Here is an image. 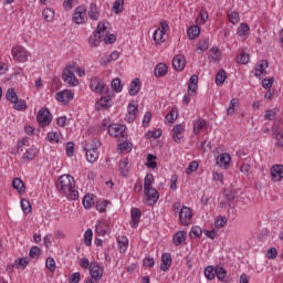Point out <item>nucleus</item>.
<instances>
[{
  "label": "nucleus",
  "mask_w": 283,
  "mask_h": 283,
  "mask_svg": "<svg viewBox=\"0 0 283 283\" xmlns=\"http://www.w3.org/2000/svg\"><path fill=\"white\" fill-rule=\"evenodd\" d=\"M112 102V97L109 95L102 96L101 99L97 102V105H101L104 109H109L112 105L109 104Z\"/></svg>",
  "instance_id": "41"
},
{
  "label": "nucleus",
  "mask_w": 283,
  "mask_h": 283,
  "mask_svg": "<svg viewBox=\"0 0 283 283\" xmlns=\"http://www.w3.org/2000/svg\"><path fill=\"white\" fill-rule=\"evenodd\" d=\"M83 12L85 9L83 7H77L73 13V23L81 25V23H85V18L83 17Z\"/></svg>",
  "instance_id": "17"
},
{
  "label": "nucleus",
  "mask_w": 283,
  "mask_h": 283,
  "mask_svg": "<svg viewBox=\"0 0 283 283\" xmlns=\"http://www.w3.org/2000/svg\"><path fill=\"white\" fill-rule=\"evenodd\" d=\"M182 134H185V126L182 124L175 125L172 128V138L175 143L179 144L185 138Z\"/></svg>",
  "instance_id": "13"
},
{
  "label": "nucleus",
  "mask_w": 283,
  "mask_h": 283,
  "mask_svg": "<svg viewBox=\"0 0 283 283\" xmlns=\"http://www.w3.org/2000/svg\"><path fill=\"white\" fill-rule=\"evenodd\" d=\"M42 17L46 23L54 21V10L46 8L42 11Z\"/></svg>",
  "instance_id": "37"
},
{
  "label": "nucleus",
  "mask_w": 283,
  "mask_h": 283,
  "mask_svg": "<svg viewBox=\"0 0 283 283\" xmlns=\"http://www.w3.org/2000/svg\"><path fill=\"white\" fill-rule=\"evenodd\" d=\"M36 120L40 127H48V125L52 123V114H50V109H48V107H42L38 113Z\"/></svg>",
  "instance_id": "9"
},
{
  "label": "nucleus",
  "mask_w": 283,
  "mask_h": 283,
  "mask_svg": "<svg viewBox=\"0 0 283 283\" xmlns=\"http://www.w3.org/2000/svg\"><path fill=\"white\" fill-rule=\"evenodd\" d=\"M46 138L50 140V143H60L59 133L56 132L48 133Z\"/></svg>",
  "instance_id": "63"
},
{
  "label": "nucleus",
  "mask_w": 283,
  "mask_h": 283,
  "mask_svg": "<svg viewBox=\"0 0 283 283\" xmlns=\"http://www.w3.org/2000/svg\"><path fill=\"white\" fill-rule=\"evenodd\" d=\"M228 19L230 21V23H238V21H240V13L235 12V11H230L228 12Z\"/></svg>",
  "instance_id": "55"
},
{
  "label": "nucleus",
  "mask_w": 283,
  "mask_h": 283,
  "mask_svg": "<svg viewBox=\"0 0 283 283\" xmlns=\"http://www.w3.org/2000/svg\"><path fill=\"white\" fill-rule=\"evenodd\" d=\"M90 275L94 277V280H101L103 277V269L98 265L97 262H92L90 264Z\"/></svg>",
  "instance_id": "14"
},
{
  "label": "nucleus",
  "mask_w": 283,
  "mask_h": 283,
  "mask_svg": "<svg viewBox=\"0 0 283 283\" xmlns=\"http://www.w3.org/2000/svg\"><path fill=\"white\" fill-rule=\"evenodd\" d=\"M11 54L14 61H19V63H25L28 61V56H30L28 50L21 45L13 46Z\"/></svg>",
  "instance_id": "7"
},
{
  "label": "nucleus",
  "mask_w": 283,
  "mask_h": 283,
  "mask_svg": "<svg viewBox=\"0 0 283 283\" xmlns=\"http://www.w3.org/2000/svg\"><path fill=\"white\" fill-rule=\"evenodd\" d=\"M94 237V232L92 229H87L84 233V244L86 247H92V238Z\"/></svg>",
  "instance_id": "49"
},
{
  "label": "nucleus",
  "mask_w": 283,
  "mask_h": 283,
  "mask_svg": "<svg viewBox=\"0 0 283 283\" xmlns=\"http://www.w3.org/2000/svg\"><path fill=\"white\" fill-rule=\"evenodd\" d=\"M76 69V63L69 64L63 71L62 78L69 87H76L78 85V80L74 75V70Z\"/></svg>",
  "instance_id": "3"
},
{
  "label": "nucleus",
  "mask_w": 283,
  "mask_h": 283,
  "mask_svg": "<svg viewBox=\"0 0 283 283\" xmlns=\"http://www.w3.org/2000/svg\"><path fill=\"white\" fill-rule=\"evenodd\" d=\"M198 167H199L198 161H191L188 168H186L187 176H189V174H193V171H198Z\"/></svg>",
  "instance_id": "59"
},
{
  "label": "nucleus",
  "mask_w": 283,
  "mask_h": 283,
  "mask_svg": "<svg viewBox=\"0 0 283 283\" xmlns=\"http://www.w3.org/2000/svg\"><path fill=\"white\" fill-rule=\"evenodd\" d=\"M154 74L157 78H163V76H167V64L159 63L154 70Z\"/></svg>",
  "instance_id": "24"
},
{
  "label": "nucleus",
  "mask_w": 283,
  "mask_h": 283,
  "mask_svg": "<svg viewBox=\"0 0 283 283\" xmlns=\"http://www.w3.org/2000/svg\"><path fill=\"white\" fill-rule=\"evenodd\" d=\"M36 148L32 147L27 149V151L22 156V160H34L36 158Z\"/></svg>",
  "instance_id": "34"
},
{
  "label": "nucleus",
  "mask_w": 283,
  "mask_h": 283,
  "mask_svg": "<svg viewBox=\"0 0 283 283\" xmlns=\"http://www.w3.org/2000/svg\"><path fill=\"white\" fill-rule=\"evenodd\" d=\"M90 88L95 94H107L109 92V87L105 84V82L101 81L98 76H94L91 78Z\"/></svg>",
  "instance_id": "6"
},
{
  "label": "nucleus",
  "mask_w": 283,
  "mask_h": 283,
  "mask_svg": "<svg viewBox=\"0 0 283 283\" xmlns=\"http://www.w3.org/2000/svg\"><path fill=\"white\" fill-rule=\"evenodd\" d=\"M83 205L85 209H92V205H94V198L90 196H84Z\"/></svg>",
  "instance_id": "62"
},
{
  "label": "nucleus",
  "mask_w": 283,
  "mask_h": 283,
  "mask_svg": "<svg viewBox=\"0 0 283 283\" xmlns=\"http://www.w3.org/2000/svg\"><path fill=\"white\" fill-rule=\"evenodd\" d=\"M128 165L129 161L127 159L119 161V174H122L124 177H127L129 174V167H127Z\"/></svg>",
  "instance_id": "40"
},
{
  "label": "nucleus",
  "mask_w": 283,
  "mask_h": 283,
  "mask_svg": "<svg viewBox=\"0 0 283 283\" xmlns=\"http://www.w3.org/2000/svg\"><path fill=\"white\" fill-rule=\"evenodd\" d=\"M108 134L113 138H125V125H118V124L109 125Z\"/></svg>",
  "instance_id": "10"
},
{
  "label": "nucleus",
  "mask_w": 283,
  "mask_h": 283,
  "mask_svg": "<svg viewBox=\"0 0 283 283\" xmlns=\"http://www.w3.org/2000/svg\"><path fill=\"white\" fill-rule=\"evenodd\" d=\"M88 17L92 21H98L101 13L98 12V7L96 3L92 2L88 8Z\"/></svg>",
  "instance_id": "25"
},
{
  "label": "nucleus",
  "mask_w": 283,
  "mask_h": 283,
  "mask_svg": "<svg viewBox=\"0 0 283 283\" xmlns=\"http://www.w3.org/2000/svg\"><path fill=\"white\" fill-rule=\"evenodd\" d=\"M249 54L247 52H241L240 56L237 57V63H241V65H247L249 63Z\"/></svg>",
  "instance_id": "57"
},
{
  "label": "nucleus",
  "mask_w": 283,
  "mask_h": 283,
  "mask_svg": "<svg viewBox=\"0 0 283 283\" xmlns=\"http://www.w3.org/2000/svg\"><path fill=\"white\" fill-rule=\"evenodd\" d=\"M30 264V260L28 258L17 259L13 263V268L18 269V271H24L27 266Z\"/></svg>",
  "instance_id": "26"
},
{
  "label": "nucleus",
  "mask_w": 283,
  "mask_h": 283,
  "mask_svg": "<svg viewBox=\"0 0 283 283\" xmlns=\"http://www.w3.org/2000/svg\"><path fill=\"white\" fill-rule=\"evenodd\" d=\"M238 105H240V99L232 98L230 101V105H229V107L227 109L228 116H233V114H235V107H238Z\"/></svg>",
  "instance_id": "38"
},
{
  "label": "nucleus",
  "mask_w": 283,
  "mask_h": 283,
  "mask_svg": "<svg viewBox=\"0 0 283 283\" xmlns=\"http://www.w3.org/2000/svg\"><path fill=\"white\" fill-rule=\"evenodd\" d=\"M6 98L7 101H9V103H14L19 99V96H17V92H14V88H9L7 91Z\"/></svg>",
  "instance_id": "47"
},
{
  "label": "nucleus",
  "mask_w": 283,
  "mask_h": 283,
  "mask_svg": "<svg viewBox=\"0 0 283 283\" xmlns=\"http://www.w3.org/2000/svg\"><path fill=\"white\" fill-rule=\"evenodd\" d=\"M140 87H142V83H140V78H134L130 83L129 90H128V94L129 96H136V94H138V92H140Z\"/></svg>",
  "instance_id": "19"
},
{
  "label": "nucleus",
  "mask_w": 283,
  "mask_h": 283,
  "mask_svg": "<svg viewBox=\"0 0 283 283\" xmlns=\"http://www.w3.org/2000/svg\"><path fill=\"white\" fill-rule=\"evenodd\" d=\"M81 282V273L75 272L73 274H71L70 279H69V283H78Z\"/></svg>",
  "instance_id": "64"
},
{
  "label": "nucleus",
  "mask_w": 283,
  "mask_h": 283,
  "mask_svg": "<svg viewBox=\"0 0 283 283\" xmlns=\"http://www.w3.org/2000/svg\"><path fill=\"white\" fill-rule=\"evenodd\" d=\"M154 185V175L147 174L144 179V193L146 198L144 199V205H148L149 207H154L158 202V198L160 196L158 195V190L153 188Z\"/></svg>",
  "instance_id": "2"
},
{
  "label": "nucleus",
  "mask_w": 283,
  "mask_h": 283,
  "mask_svg": "<svg viewBox=\"0 0 283 283\" xmlns=\"http://www.w3.org/2000/svg\"><path fill=\"white\" fill-rule=\"evenodd\" d=\"M266 67H269V61L262 60L254 66V76L260 78V76H266Z\"/></svg>",
  "instance_id": "12"
},
{
  "label": "nucleus",
  "mask_w": 283,
  "mask_h": 283,
  "mask_svg": "<svg viewBox=\"0 0 283 283\" xmlns=\"http://www.w3.org/2000/svg\"><path fill=\"white\" fill-rule=\"evenodd\" d=\"M250 31H251V28L247 23H241L240 27L238 28V34L242 39H247V36H249Z\"/></svg>",
  "instance_id": "31"
},
{
  "label": "nucleus",
  "mask_w": 283,
  "mask_h": 283,
  "mask_svg": "<svg viewBox=\"0 0 283 283\" xmlns=\"http://www.w3.org/2000/svg\"><path fill=\"white\" fill-rule=\"evenodd\" d=\"M187 34L190 41H193V39H196L197 36H200V27L198 25L189 27L187 30Z\"/></svg>",
  "instance_id": "30"
},
{
  "label": "nucleus",
  "mask_w": 283,
  "mask_h": 283,
  "mask_svg": "<svg viewBox=\"0 0 283 283\" xmlns=\"http://www.w3.org/2000/svg\"><path fill=\"white\" fill-rule=\"evenodd\" d=\"M39 255H41V248L34 245L30 249L29 251V258H39Z\"/></svg>",
  "instance_id": "58"
},
{
  "label": "nucleus",
  "mask_w": 283,
  "mask_h": 283,
  "mask_svg": "<svg viewBox=\"0 0 283 283\" xmlns=\"http://www.w3.org/2000/svg\"><path fill=\"white\" fill-rule=\"evenodd\" d=\"M111 87L114 92H123V84L120 83V78L116 77L111 82Z\"/></svg>",
  "instance_id": "48"
},
{
  "label": "nucleus",
  "mask_w": 283,
  "mask_h": 283,
  "mask_svg": "<svg viewBox=\"0 0 283 283\" xmlns=\"http://www.w3.org/2000/svg\"><path fill=\"white\" fill-rule=\"evenodd\" d=\"M200 235H202V229L198 226L192 227L190 238H200Z\"/></svg>",
  "instance_id": "61"
},
{
  "label": "nucleus",
  "mask_w": 283,
  "mask_h": 283,
  "mask_svg": "<svg viewBox=\"0 0 283 283\" xmlns=\"http://www.w3.org/2000/svg\"><path fill=\"white\" fill-rule=\"evenodd\" d=\"M205 127H207V119H199L195 122L193 134H196V136H199L200 130L203 129Z\"/></svg>",
  "instance_id": "33"
},
{
  "label": "nucleus",
  "mask_w": 283,
  "mask_h": 283,
  "mask_svg": "<svg viewBox=\"0 0 283 283\" xmlns=\"http://www.w3.org/2000/svg\"><path fill=\"white\" fill-rule=\"evenodd\" d=\"M20 205L24 213H30L32 211V205H30V201L28 199H21Z\"/></svg>",
  "instance_id": "53"
},
{
  "label": "nucleus",
  "mask_w": 283,
  "mask_h": 283,
  "mask_svg": "<svg viewBox=\"0 0 283 283\" xmlns=\"http://www.w3.org/2000/svg\"><path fill=\"white\" fill-rule=\"evenodd\" d=\"M169 269H171V254L170 253H164L161 255L160 270L161 271H169Z\"/></svg>",
  "instance_id": "20"
},
{
  "label": "nucleus",
  "mask_w": 283,
  "mask_h": 283,
  "mask_svg": "<svg viewBox=\"0 0 283 283\" xmlns=\"http://www.w3.org/2000/svg\"><path fill=\"white\" fill-rule=\"evenodd\" d=\"M187 240V232L186 231H178L172 237V242L175 247H180L182 242Z\"/></svg>",
  "instance_id": "21"
},
{
  "label": "nucleus",
  "mask_w": 283,
  "mask_h": 283,
  "mask_svg": "<svg viewBox=\"0 0 283 283\" xmlns=\"http://www.w3.org/2000/svg\"><path fill=\"white\" fill-rule=\"evenodd\" d=\"M165 32L160 31V29L155 30L153 39L155 43L160 44L165 42Z\"/></svg>",
  "instance_id": "42"
},
{
  "label": "nucleus",
  "mask_w": 283,
  "mask_h": 283,
  "mask_svg": "<svg viewBox=\"0 0 283 283\" xmlns=\"http://www.w3.org/2000/svg\"><path fill=\"white\" fill-rule=\"evenodd\" d=\"M223 196L227 200L233 201V199L238 197V191H235V189L228 188L223 190Z\"/></svg>",
  "instance_id": "46"
},
{
  "label": "nucleus",
  "mask_w": 283,
  "mask_h": 283,
  "mask_svg": "<svg viewBox=\"0 0 283 283\" xmlns=\"http://www.w3.org/2000/svg\"><path fill=\"white\" fill-rule=\"evenodd\" d=\"M120 53L118 51H113L109 56L103 57L101 65H107V63H112V61H118Z\"/></svg>",
  "instance_id": "32"
},
{
  "label": "nucleus",
  "mask_w": 283,
  "mask_h": 283,
  "mask_svg": "<svg viewBox=\"0 0 283 283\" xmlns=\"http://www.w3.org/2000/svg\"><path fill=\"white\" fill-rule=\"evenodd\" d=\"M146 166L148 169H158V164L156 163V156L148 154L146 158Z\"/></svg>",
  "instance_id": "35"
},
{
  "label": "nucleus",
  "mask_w": 283,
  "mask_h": 283,
  "mask_svg": "<svg viewBox=\"0 0 283 283\" xmlns=\"http://www.w3.org/2000/svg\"><path fill=\"white\" fill-rule=\"evenodd\" d=\"M216 276L218 280H220V282H224V277H227L226 269L220 265L216 266Z\"/></svg>",
  "instance_id": "45"
},
{
  "label": "nucleus",
  "mask_w": 283,
  "mask_h": 283,
  "mask_svg": "<svg viewBox=\"0 0 283 283\" xmlns=\"http://www.w3.org/2000/svg\"><path fill=\"white\" fill-rule=\"evenodd\" d=\"M198 94V75H191L188 82V94L184 96L182 103L189 105L191 103V96Z\"/></svg>",
  "instance_id": "4"
},
{
  "label": "nucleus",
  "mask_w": 283,
  "mask_h": 283,
  "mask_svg": "<svg viewBox=\"0 0 283 283\" xmlns=\"http://www.w3.org/2000/svg\"><path fill=\"white\" fill-rule=\"evenodd\" d=\"M132 143H128V142H124L122 144L118 145V150H119V154H123V151H132Z\"/></svg>",
  "instance_id": "56"
},
{
  "label": "nucleus",
  "mask_w": 283,
  "mask_h": 283,
  "mask_svg": "<svg viewBox=\"0 0 283 283\" xmlns=\"http://www.w3.org/2000/svg\"><path fill=\"white\" fill-rule=\"evenodd\" d=\"M12 187L20 193V196H23L25 193V184H23V180L21 178H14L12 180Z\"/></svg>",
  "instance_id": "23"
},
{
  "label": "nucleus",
  "mask_w": 283,
  "mask_h": 283,
  "mask_svg": "<svg viewBox=\"0 0 283 283\" xmlns=\"http://www.w3.org/2000/svg\"><path fill=\"white\" fill-rule=\"evenodd\" d=\"M275 116H277V112H275V109L265 111V114H264L265 120H275Z\"/></svg>",
  "instance_id": "60"
},
{
  "label": "nucleus",
  "mask_w": 283,
  "mask_h": 283,
  "mask_svg": "<svg viewBox=\"0 0 283 283\" xmlns=\"http://www.w3.org/2000/svg\"><path fill=\"white\" fill-rule=\"evenodd\" d=\"M216 84L217 85H224V81H227V71L220 70L216 75Z\"/></svg>",
  "instance_id": "39"
},
{
  "label": "nucleus",
  "mask_w": 283,
  "mask_h": 283,
  "mask_svg": "<svg viewBox=\"0 0 283 283\" xmlns=\"http://www.w3.org/2000/svg\"><path fill=\"white\" fill-rule=\"evenodd\" d=\"M56 188L60 193L66 196L71 200L78 198V190L76 189V181L71 175H62L56 182Z\"/></svg>",
  "instance_id": "1"
},
{
  "label": "nucleus",
  "mask_w": 283,
  "mask_h": 283,
  "mask_svg": "<svg viewBox=\"0 0 283 283\" xmlns=\"http://www.w3.org/2000/svg\"><path fill=\"white\" fill-rule=\"evenodd\" d=\"M217 165L223 167V169H229L231 165V155L222 153L217 157Z\"/></svg>",
  "instance_id": "15"
},
{
  "label": "nucleus",
  "mask_w": 283,
  "mask_h": 283,
  "mask_svg": "<svg viewBox=\"0 0 283 283\" xmlns=\"http://www.w3.org/2000/svg\"><path fill=\"white\" fill-rule=\"evenodd\" d=\"M272 134H273V136H275L276 147L282 148L283 147V133L280 132L279 127H274V128H272Z\"/></svg>",
  "instance_id": "29"
},
{
  "label": "nucleus",
  "mask_w": 283,
  "mask_h": 283,
  "mask_svg": "<svg viewBox=\"0 0 283 283\" xmlns=\"http://www.w3.org/2000/svg\"><path fill=\"white\" fill-rule=\"evenodd\" d=\"M84 150L88 163H96L98 160V150L94 148H84Z\"/></svg>",
  "instance_id": "22"
},
{
  "label": "nucleus",
  "mask_w": 283,
  "mask_h": 283,
  "mask_svg": "<svg viewBox=\"0 0 283 283\" xmlns=\"http://www.w3.org/2000/svg\"><path fill=\"white\" fill-rule=\"evenodd\" d=\"M191 220H193V212L191 208L184 206L179 211V221L182 227H189L191 224Z\"/></svg>",
  "instance_id": "8"
},
{
  "label": "nucleus",
  "mask_w": 283,
  "mask_h": 283,
  "mask_svg": "<svg viewBox=\"0 0 283 283\" xmlns=\"http://www.w3.org/2000/svg\"><path fill=\"white\" fill-rule=\"evenodd\" d=\"M107 205H109L108 200L97 201L96 210L99 211V213H105L107 211Z\"/></svg>",
  "instance_id": "52"
},
{
  "label": "nucleus",
  "mask_w": 283,
  "mask_h": 283,
  "mask_svg": "<svg viewBox=\"0 0 283 283\" xmlns=\"http://www.w3.org/2000/svg\"><path fill=\"white\" fill-rule=\"evenodd\" d=\"M203 273L207 280H210V281L216 280V266L213 265L206 266Z\"/></svg>",
  "instance_id": "36"
},
{
  "label": "nucleus",
  "mask_w": 283,
  "mask_h": 283,
  "mask_svg": "<svg viewBox=\"0 0 283 283\" xmlns=\"http://www.w3.org/2000/svg\"><path fill=\"white\" fill-rule=\"evenodd\" d=\"M185 57L182 55H176L172 59V67L177 71V72H182V70H185Z\"/></svg>",
  "instance_id": "18"
},
{
  "label": "nucleus",
  "mask_w": 283,
  "mask_h": 283,
  "mask_svg": "<svg viewBox=\"0 0 283 283\" xmlns=\"http://www.w3.org/2000/svg\"><path fill=\"white\" fill-rule=\"evenodd\" d=\"M117 244H118V251H120V253H125L127 251V247H129V240L125 235L118 237Z\"/></svg>",
  "instance_id": "27"
},
{
  "label": "nucleus",
  "mask_w": 283,
  "mask_h": 283,
  "mask_svg": "<svg viewBox=\"0 0 283 283\" xmlns=\"http://www.w3.org/2000/svg\"><path fill=\"white\" fill-rule=\"evenodd\" d=\"M13 108L18 112H23V109H28V103H25V99H17L13 103Z\"/></svg>",
  "instance_id": "44"
},
{
  "label": "nucleus",
  "mask_w": 283,
  "mask_h": 283,
  "mask_svg": "<svg viewBox=\"0 0 283 283\" xmlns=\"http://www.w3.org/2000/svg\"><path fill=\"white\" fill-rule=\"evenodd\" d=\"M45 266L51 273H54L56 271V261L52 256H49L45 261Z\"/></svg>",
  "instance_id": "50"
},
{
  "label": "nucleus",
  "mask_w": 283,
  "mask_h": 283,
  "mask_svg": "<svg viewBox=\"0 0 283 283\" xmlns=\"http://www.w3.org/2000/svg\"><path fill=\"white\" fill-rule=\"evenodd\" d=\"M197 45L198 50H200L201 52H207V50H209V39H201Z\"/></svg>",
  "instance_id": "54"
},
{
  "label": "nucleus",
  "mask_w": 283,
  "mask_h": 283,
  "mask_svg": "<svg viewBox=\"0 0 283 283\" xmlns=\"http://www.w3.org/2000/svg\"><path fill=\"white\" fill-rule=\"evenodd\" d=\"M209 54H210L212 61H220V59L222 57V53H221L220 49H218L216 46L210 49Z\"/></svg>",
  "instance_id": "43"
},
{
  "label": "nucleus",
  "mask_w": 283,
  "mask_h": 283,
  "mask_svg": "<svg viewBox=\"0 0 283 283\" xmlns=\"http://www.w3.org/2000/svg\"><path fill=\"white\" fill-rule=\"evenodd\" d=\"M124 3H125V0H115V2L113 4V10H114L115 14H120V12H123Z\"/></svg>",
  "instance_id": "51"
},
{
  "label": "nucleus",
  "mask_w": 283,
  "mask_h": 283,
  "mask_svg": "<svg viewBox=\"0 0 283 283\" xmlns=\"http://www.w3.org/2000/svg\"><path fill=\"white\" fill-rule=\"evenodd\" d=\"M95 231L97 235H107V222L97 221V223L95 224Z\"/></svg>",
  "instance_id": "28"
},
{
  "label": "nucleus",
  "mask_w": 283,
  "mask_h": 283,
  "mask_svg": "<svg viewBox=\"0 0 283 283\" xmlns=\"http://www.w3.org/2000/svg\"><path fill=\"white\" fill-rule=\"evenodd\" d=\"M283 179V165H274L271 168V180L273 182H282Z\"/></svg>",
  "instance_id": "11"
},
{
  "label": "nucleus",
  "mask_w": 283,
  "mask_h": 283,
  "mask_svg": "<svg viewBox=\"0 0 283 283\" xmlns=\"http://www.w3.org/2000/svg\"><path fill=\"white\" fill-rule=\"evenodd\" d=\"M105 34H109V31H107V27L104 24V22H99L95 30V34L91 36L88 41L92 45H94V48H98V45H101V39H103Z\"/></svg>",
  "instance_id": "5"
},
{
  "label": "nucleus",
  "mask_w": 283,
  "mask_h": 283,
  "mask_svg": "<svg viewBox=\"0 0 283 283\" xmlns=\"http://www.w3.org/2000/svg\"><path fill=\"white\" fill-rule=\"evenodd\" d=\"M142 216H143V212H140V209L133 208L130 211V218H132L130 227L136 229L138 227V223L140 222Z\"/></svg>",
  "instance_id": "16"
}]
</instances>
